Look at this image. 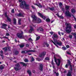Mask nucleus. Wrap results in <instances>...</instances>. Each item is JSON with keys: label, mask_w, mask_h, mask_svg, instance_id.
Instances as JSON below:
<instances>
[{"label": "nucleus", "mask_w": 76, "mask_h": 76, "mask_svg": "<svg viewBox=\"0 0 76 76\" xmlns=\"http://www.w3.org/2000/svg\"><path fill=\"white\" fill-rule=\"evenodd\" d=\"M2 49L3 50H4V52H6V51H7V48L6 47L3 48Z\"/></svg>", "instance_id": "473e14b6"}, {"label": "nucleus", "mask_w": 76, "mask_h": 76, "mask_svg": "<svg viewBox=\"0 0 76 76\" xmlns=\"http://www.w3.org/2000/svg\"><path fill=\"white\" fill-rule=\"evenodd\" d=\"M7 24L4 23H3L2 24V28H3V29H6V26H7Z\"/></svg>", "instance_id": "2eb2a0df"}, {"label": "nucleus", "mask_w": 76, "mask_h": 76, "mask_svg": "<svg viewBox=\"0 0 76 76\" xmlns=\"http://www.w3.org/2000/svg\"><path fill=\"white\" fill-rule=\"evenodd\" d=\"M29 53V50H24L23 51L21 52V53L22 54H24V53Z\"/></svg>", "instance_id": "a211bd4d"}, {"label": "nucleus", "mask_w": 76, "mask_h": 76, "mask_svg": "<svg viewBox=\"0 0 76 76\" xmlns=\"http://www.w3.org/2000/svg\"><path fill=\"white\" fill-rule=\"evenodd\" d=\"M68 66H69V65H68V64H67L65 66V67L67 68Z\"/></svg>", "instance_id": "338daca9"}, {"label": "nucleus", "mask_w": 76, "mask_h": 76, "mask_svg": "<svg viewBox=\"0 0 76 76\" xmlns=\"http://www.w3.org/2000/svg\"><path fill=\"white\" fill-rule=\"evenodd\" d=\"M24 61H25V62H28L29 61H28V59H24Z\"/></svg>", "instance_id": "a18cd8bd"}, {"label": "nucleus", "mask_w": 76, "mask_h": 76, "mask_svg": "<svg viewBox=\"0 0 76 76\" xmlns=\"http://www.w3.org/2000/svg\"><path fill=\"white\" fill-rule=\"evenodd\" d=\"M56 43L58 45H59L60 46L61 45H62V42H56Z\"/></svg>", "instance_id": "b1692460"}, {"label": "nucleus", "mask_w": 76, "mask_h": 76, "mask_svg": "<svg viewBox=\"0 0 76 76\" xmlns=\"http://www.w3.org/2000/svg\"><path fill=\"white\" fill-rule=\"evenodd\" d=\"M41 20L39 18L37 19V20L36 22V23H41Z\"/></svg>", "instance_id": "ddd939ff"}, {"label": "nucleus", "mask_w": 76, "mask_h": 76, "mask_svg": "<svg viewBox=\"0 0 76 76\" xmlns=\"http://www.w3.org/2000/svg\"><path fill=\"white\" fill-rule=\"evenodd\" d=\"M52 38H53L54 41L55 42H56V40L54 39V37H52Z\"/></svg>", "instance_id": "8fccbe9b"}, {"label": "nucleus", "mask_w": 76, "mask_h": 76, "mask_svg": "<svg viewBox=\"0 0 76 76\" xmlns=\"http://www.w3.org/2000/svg\"><path fill=\"white\" fill-rule=\"evenodd\" d=\"M51 41L54 44V45H55L58 48V46L56 44L55 42H53V40H51Z\"/></svg>", "instance_id": "c85d7f7f"}, {"label": "nucleus", "mask_w": 76, "mask_h": 76, "mask_svg": "<svg viewBox=\"0 0 76 76\" xmlns=\"http://www.w3.org/2000/svg\"><path fill=\"white\" fill-rule=\"evenodd\" d=\"M54 59L55 62H56V64H57L58 66H59L60 65V63H61L60 60V59H57V58H56L55 56H54Z\"/></svg>", "instance_id": "20e7f679"}, {"label": "nucleus", "mask_w": 76, "mask_h": 76, "mask_svg": "<svg viewBox=\"0 0 76 76\" xmlns=\"http://www.w3.org/2000/svg\"><path fill=\"white\" fill-rule=\"evenodd\" d=\"M70 67H71V69H70L72 71V70H73V68H72V66L70 65Z\"/></svg>", "instance_id": "bf43d9fd"}, {"label": "nucleus", "mask_w": 76, "mask_h": 76, "mask_svg": "<svg viewBox=\"0 0 76 76\" xmlns=\"http://www.w3.org/2000/svg\"><path fill=\"white\" fill-rule=\"evenodd\" d=\"M46 21L48 22H50V20L49 18L46 19Z\"/></svg>", "instance_id": "a19ab883"}, {"label": "nucleus", "mask_w": 76, "mask_h": 76, "mask_svg": "<svg viewBox=\"0 0 76 76\" xmlns=\"http://www.w3.org/2000/svg\"><path fill=\"white\" fill-rule=\"evenodd\" d=\"M20 64H22V65H23V66H26V64H26L22 62H20Z\"/></svg>", "instance_id": "aec40b11"}, {"label": "nucleus", "mask_w": 76, "mask_h": 76, "mask_svg": "<svg viewBox=\"0 0 76 76\" xmlns=\"http://www.w3.org/2000/svg\"><path fill=\"white\" fill-rule=\"evenodd\" d=\"M19 54V51H16L15 52V55H17V54Z\"/></svg>", "instance_id": "79ce46f5"}, {"label": "nucleus", "mask_w": 76, "mask_h": 76, "mask_svg": "<svg viewBox=\"0 0 76 76\" xmlns=\"http://www.w3.org/2000/svg\"><path fill=\"white\" fill-rule=\"evenodd\" d=\"M36 60H37V61H41V60H42L40 58H36Z\"/></svg>", "instance_id": "ea45409f"}, {"label": "nucleus", "mask_w": 76, "mask_h": 76, "mask_svg": "<svg viewBox=\"0 0 76 76\" xmlns=\"http://www.w3.org/2000/svg\"><path fill=\"white\" fill-rule=\"evenodd\" d=\"M4 67L3 65H0V69L1 70H3V69H4Z\"/></svg>", "instance_id": "a878e982"}, {"label": "nucleus", "mask_w": 76, "mask_h": 76, "mask_svg": "<svg viewBox=\"0 0 76 76\" xmlns=\"http://www.w3.org/2000/svg\"><path fill=\"white\" fill-rule=\"evenodd\" d=\"M51 63L53 65H54V61H53V60H52Z\"/></svg>", "instance_id": "c03bdc74"}, {"label": "nucleus", "mask_w": 76, "mask_h": 76, "mask_svg": "<svg viewBox=\"0 0 76 76\" xmlns=\"http://www.w3.org/2000/svg\"><path fill=\"white\" fill-rule=\"evenodd\" d=\"M6 35L7 36H9L10 35V34H9L8 33H7L6 34Z\"/></svg>", "instance_id": "052dcab7"}, {"label": "nucleus", "mask_w": 76, "mask_h": 76, "mask_svg": "<svg viewBox=\"0 0 76 76\" xmlns=\"http://www.w3.org/2000/svg\"><path fill=\"white\" fill-rule=\"evenodd\" d=\"M13 23L14 25H16V19H15V18H14L13 19Z\"/></svg>", "instance_id": "5701e85b"}, {"label": "nucleus", "mask_w": 76, "mask_h": 76, "mask_svg": "<svg viewBox=\"0 0 76 76\" xmlns=\"http://www.w3.org/2000/svg\"><path fill=\"white\" fill-rule=\"evenodd\" d=\"M47 43H45V42H44L43 45V46L44 47L45 46V45H46Z\"/></svg>", "instance_id": "0e129e2a"}, {"label": "nucleus", "mask_w": 76, "mask_h": 76, "mask_svg": "<svg viewBox=\"0 0 76 76\" xmlns=\"http://www.w3.org/2000/svg\"><path fill=\"white\" fill-rule=\"evenodd\" d=\"M5 16L6 17H7V20L8 21H9V22H11V19H10V18L9 17H8V16H7V13H5Z\"/></svg>", "instance_id": "6e6552de"}, {"label": "nucleus", "mask_w": 76, "mask_h": 76, "mask_svg": "<svg viewBox=\"0 0 76 76\" xmlns=\"http://www.w3.org/2000/svg\"><path fill=\"white\" fill-rule=\"evenodd\" d=\"M62 48L63 50H67V48L66 47H63Z\"/></svg>", "instance_id": "37998d69"}, {"label": "nucleus", "mask_w": 76, "mask_h": 76, "mask_svg": "<svg viewBox=\"0 0 76 76\" xmlns=\"http://www.w3.org/2000/svg\"><path fill=\"white\" fill-rule=\"evenodd\" d=\"M34 31V28L32 27V26H30V29L29 30V32L30 33H31L32 32H33Z\"/></svg>", "instance_id": "9d476101"}, {"label": "nucleus", "mask_w": 76, "mask_h": 76, "mask_svg": "<svg viewBox=\"0 0 76 76\" xmlns=\"http://www.w3.org/2000/svg\"><path fill=\"white\" fill-rule=\"evenodd\" d=\"M71 12L72 13H75V10L74 9H72L71 10Z\"/></svg>", "instance_id": "72a5a7b5"}, {"label": "nucleus", "mask_w": 76, "mask_h": 76, "mask_svg": "<svg viewBox=\"0 0 76 76\" xmlns=\"http://www.w3.org/2000/svg\"><path fill=\"white\" fill-rule=\"evenodd\" d=\"M54 73L55 74H56V76H58V75H59V74L58 73V72H56V71L54 72Z\"/></svg>", "instance_id": "7c9ffc66"}, {"label": "nucleus", "mask_w": 76, "mask_h": 76, "mask_svg": "<svg viewBox=\"0 0 76 76\" xmlns=\"http://www.w3.org/2000/svg\"><path fill=\"white\" fill-rule=\"evenodd\" d=\"M34 60H35L34 59V58L33 57H32L31 58V61H34Z\"/></svg>", "instance_id": "6e6d98bb"}, {"label": "nucleus", "mask_w": 76, "mask_h": 76, "mask_svg": "<svg viewBox=\"0 0 76 76\" xmlns=\"http://www.w3.org/2000/svg\"><path fill=\"white\" fill-rule=\"evenodd\" d=\"M20 6L22 9H25L29 10V5L26 3L25 1H23L20 4Z\"/></svg>", "instance_id": "f257e3e1"}, {"label": "nucleus", "mask_w": 76, "mask_h": 76, "mask_svg": "<svg viewBox=\"0 0 76 76\" xmlns=\"http://www.w3.org/2000/svg\"><path fill=\"white\" fill-rule=\"evenodd\" d=\"M66 54H69V55H71V53H69V52L68 51H66Z\"/></svg>", "instance_id": "4d7b16f0"}, {"label": "nucleus", "mask_w": 76, "mask_h": 76, "mask_svg": "<svg viewBox=\"0 0 76 76\" xmlns=\"http://www.w3.org/2000/svg\"><path fill=\"white\" fill-rule=\"evenodd\" d=\"M26 47H29V45L28 44H26Z\"/></svg>", "instance_id": "3c124183"}, {"label": "nucleus", "mask_w": 76, "mask_h": 76, "mask_svg": "<svg viewBox=\"0 0 76 76\" xmlns=\"http://www.w3.org/2000/svg\"><path fill=\"white\" fill-rule=\"evenodd\" d=\"M65 25L66 26V31L67 33H70L72 31V26L70 23H66Z\"/></svg>", "instance_id": "f03ea898"}, {"label": "nucleus", "mask_w": 76, "mask_h": 76, "mask_svg": "<svg viewBox=\"0 0 76 76\" xmlns=\"http://www.w3.org/2000/svg\"><path fill=\"white\" fill-rule=\"evenodd\" d=\"M39 69L41 71H42L43 70V65L42 64H41L39 65Z\"/></svg>", "instance_id": "9b49d317"}, {"label": "nucleus", "mask_w": 76, "mask_h": 76, "mask_svg": "<svg viewBox=\"0 0 76 76\" xmlns=\"http://www.w3.org/2000/svg\"><path fill=\"white\" fill-rule=\"evenodd\" d=\"M7 49L9 51H10V47H8Z\"/></svg>", "instance_id": "13d9d810"}, {"label": "nucleus", "mask_w": 76, "mask_h": 76, "mask_svg": "<svg viewBox=\"0 0 76 76\" xmlns=\"http://www.w3.org/2000/svg\"><path fill=\"white\" fill-rule=\"evenodd\" d=\"M38 6L39 8H42V6L41 5L40 3L38 4V6Z\"/></svg>", "instance_id": "2f4dec72"}, {"label": "nucleus", "mask_w": 76, "mask_h": 76, "mask_svg": "<svg viewBox=\"0 0 76 76\" xmlns=\"http://www.w3.org/2000/svg\"><path fill=\"white\" fill-rule=\"evenodd\" d=\"M46 53H45V52H44L42 53H41V54H40L39 55V57H40L41 58H43L44 56H45V55Z\"/></svg>", "instance_id": "39448f33"}, {"label": "nucleus", "mask_w": 76, "mask_h": 76, "mask_svg": "<svg viewBox=\"0 0 76 76\" xmlns=\"http://www.w3.org/2000/svg\"><path fill=\"white\" fill-rule=\"evenodd\" d=\"M40 38V36H38L36 38V41H38V40H39Z\"/></svg>", "instance_id": "4c0bfd02"}, {"label": "nucleus", "mask_w": 76, "mask_h": 76, "mask_svg": "<svg viewBox=\"0 0 76 76\" xmlns=\"http://www.w3.org/2000/svg\"><path fill=\"white\" fill-rule=\"evenodd\" d=\"M63 5V4L61 3H60L59 4V6H60V7L61 8V6Z\"/></svg>", "instance_id": "58836bf2"}, {"label": "nucleus", "mask_w": 76, "mask_h": 76, "mask_svg": "<svg viewBox=\"0 0 76 76\" xmlns=\"http://www.w3.org/2000/svg\"><path fill=\"white\" fill-rule=\"evenodd\" d=\"M59 16V18H61V19H63V17L62 16Z\"/></svg>", "instance_id": "09e8293b"}, {"label": "nucleus", "mask_w": 76, "mask_h": 76, "mask_svg": "<svg viewBox=\"0 0 76 76\" xmlns=\"http://www.w3.org/2000/svg\"><path fill=\"white\" fill-rule=\"evenodd\" d=\"M16 35L20 39H23L24 38V36H23V32L22 31H21L19 33H18Z\"/></svg>", "instance_id": "7ed1b4c3"}, {"label": "nucleus", "mask_w": 76, "mask_h": 76, "mask_svg": "<svg viewBox=\"0 0 76 76\" xmlns=\"http://www.w3.org/2000/svg\"><path fill=\"white\" fill-rule=\"evenodd\" d=\"M17 16H18V17H22L23 18L24 17V15L23 14L20 13L19 14H16Z\"/></svg>", "instance_id": "1a4fd4ad"}, {"label": "nucleus", "mask_w": 76, "mask_h": 76, "mask_svg": "<svg viewBox=\"0 0 76 76\" xmlns=\"http://www.w3.org/2000/svg\"><path fill=\"white\" fill-rule=\"evenodd\" d=\"M20 22H21V19H20L18 20V23L19 25H21V23H20Z\"/></svg>", "instance_id": "e433bc0d"}, {"label": "nucleus", "mask_w": 76, "mask_h": 76, "mask_svg": "<svg viewBox=\"0 0 76 76\" xmlns=\"http://www.w3.org/2000/svg\"><path fill=\"white\" fill-rule=\"evenodd\" d=\"M19 46L20 48H23L25 46V45L24 44H21L19 45Z\"/></svg>", "instance_id": "f704fd0d"}, {"label": "nucleus", "mask_w": 76, "mask_h": 76, "mask_svg": "<svg viewBox=\"0 0 76 76\" xmlns=\"http://www.w3.org/2000/svg\"><path fill=\"white\" fill-rule=\"evenodd\" d=\"M68 61V63L69 64V66H72L71 65V62H70V61L69 60H67Z\"/></svg>", "instance_id": "cd10ccee"}, {"label": "nucleus", "mask_w": 76, "mask_h": 76, "mask_svg": "<svg viewBox=\"0 0 76 76\" xmlns=\"http://www.w3.org/2000/svg\"><path fill=\"white\" fill-rule=\"evenodd\" d=\"M71 34L74 36V38L76 40V33H72Z\"/></svg>", "instance_id": "dca6fc26"}, {"label": "nucleus", "mask_w": 76, "mask_h": 76, "mask_svg": "<svg viewBox=\"0 0 76 76\" xmlns=\"http://www.w3.org/2000/svg\"><path fill=\"white\" fill-rule=\"evenodd\" d=\"M14 69L15 70H16V71H18L19 70H21V67H14Z\"/></svg>", "instance_id": "f8f14e48"}, {"label": "nucleus", "mask_w": 76, "mask_h": 76, "mask_svg": "<svg viewBox=\"0 0 76 76\" xmlns=\"http://www.w3.org/2000/svg\"><path fill=\"white\" fill-rule=\"evenodd\" d=\"M72 16H73V17L74 18L75 20V21H76V18H75V17L74 16V15H72Z\"/></svg>", "instance_id": "680f3d73"}, {"label": "nucleus", "mask_w": 76, "mask_h": 76, "mask_svg": "<svg viewBox=\"0 0 76 76\" xmlns=\"http://www.w3.org/2000/svg\"><path fill=\"white\" fill-rule=\"evenodd\" d=\"M37 31H40V32H43L44 31V29L43 28H40L38 29H37Z\"/></svg>", "instance_id": "4468645a"}, {"label": "nucleus", "mask_w": 76, "mask_h": 76, "mask_svg": "<svg viewBox=\"0 0 76 76\" xmlns=\"http://www.w3.org/2000/svg\"><path fill=\"white\" fill-rule=\"evenodd\" d=\"M19 63H17L15 65V66L16 67H20V65L19 64Z\"/></svg>", "instance_id": "412c9836"}, {"label": "nucleus", "mask_w": 76, "mask_h": 76, "mask_svg": "<svg viewBox=\"0 0 76 76\" xmlns=\"http://www.w3.org/2000/svg\"><path fill=\"white\" fill-rule=\"evenodd\" d=\"M30 52H33L34 53L35 52H36V51L31 50H28V53H29Z\"/></svg>", "instance_id": "c9c22d12"}, {"label": "nucleus", "mask_w": 76, "mask_h": 76, "mask_svg": "<svg viewBox=\"0 0 76 76\" xmlns=\"http://www.w3.org/2000/svg\"><path fill=\"white\" fill-rule=\"evenodd\" d=\"M31 18H33V22H36L37 20V18L36 16L34 15H33L31 16Z\"/></svg>", "instance_id": "423d86ee"}, {"label": "nucleus", "mask_w": 76, "mask_h": 76, "mask_svg": "<svg viewBox=\"0 0 76 76\" xmlns=\"http://www.w3.org/2000/svg\"><path fill=\"white\" fill-rule=\"evenodd\" d=\"M45 60H50V59L48 57H47L45 58Z\"/></svg>", "instance_id": "603ef678"}, {"label": "nucleus", "mask_w": 76, "mask_h": 76, "mask_svg": "<svg viewBox=\"0 0 76 76\" xmlns=\"http://www.w3.org/2000/svg\"><path fill=\"white\" fill-rule=\"evenodd\" d=\"M32 72L34 73H35V70H33Z\"/></svg>", "instance_id": "774afa93"}, {"label": "nucleus", "mask_w": 76, "mask_h": 76, "mask_svg": "<svg viewBox=\"0 0 76 76\" xmlns=\"http://www.w3.org/2000/svg\"><path fill=\"white\" fill-rule=\"evenodd\" d=\"M28 40L29 41H32V39H31V38H30L28 39Z\"/></svg>", "instance_id": "e2e57ef3"}, {"label": "nucleus", "mask_w": 76, "mask_h": 76, "mask_svg": "<svg viewBox=\"0 0 76 76\" xmlns=\"http://www.w3.org/2000/svg\"><path fill=\"white\" fill-rule=\"evenodd\" d=\"M53 37L54 38H58V35L57 34H54L53 35V37Z\"/></svg>", "instance_id": "f3484780"}, {"label": "nucleus", "mask_w": 76, "mask_h": 76, "mask_svg": "<svg viewBox=\"0 0 76 76\" xmlns=\"http://www.w3.org/2000/svg\"><path fill=\"white\" fill-rule=\"evenodd\" d=\"M54 7L49 8L50 10L51 11H54Z\"/></svg>", "instance_id": "bb28decb"}, {"label": "nucleus", "mask_w": 76, "mask_h": 76, "mask_svg": "<svg viewBox=\"0 0 76 76\" xmlns=\"http://www.w3.org/2000/svg\"><path fill=\"white\" fill-rule=\"evenodd\" d=\"M67 76H72V74H71V72L69 70L68 72V74L67 75Z\"/></svg>", "instance_id": "6ab92c4d"}, {"label": "nucleus", "mask_w": 76, "mask_h": 76, "mask_svg": "<svg viewBox=\"0 0 76 76\" xmlns=\"http://www.w3.org/2000/svg\"><path fill=\"white\" fill-rule=\"evenodd\" d=\"M69 7H69V6H65V8L66 10H69Z\"/></svg>", "instance_id": "c756f323"}, {"label": "nucleus", "mask_w": 76, "mask_h": 76, "mask_svg": "<svg viewBox=\"0 0 76 76\" xmlns=\"http://www.w3.org/2000/svg\"><path fill=\"white\" fill-rule=\"evenodd\" d=\"M27 72L29 75V76H31V72L30 70H28L27 71Z\"/></svg>", "instance_id": "393cba45"}, {"label": "nucleus", "mask_w": 76, "mask_h": 76, "mask_svg": "<svg viewBox=\"0 0 76 76\" xmlns=\"http://www.w3.org/2000/svg\"><path fill=\"white\" fill-rule=\"evenodd\" d=\"M65 14L66 16H69V17H71V15L69 11H66L65 12Z\"/></svg>", "instance_id": "0eeeda50"}, {"label": "nucleus", "mask_w": 76, "mask_h": 76, "mask_svg": "<svg viewBox=\"0 0 76 76\" xmlns=\"http://www.w3.org/2000/svg\"><path fill=\"white\" fill-rule=\"evenodd\" d=\"M69 38H71V39H72V38H73V37L72 36V35H69Z\"/></svg>", "instance_id": "864d4df0"}, {"label": "nucleus", "mask_w": 76, "mask_h": 76, "mask_svg": "<svg viewBox=\"0 0 76 76\" xmlns=\"http://www.w3.org/2000/svg\"><path fill=\"white\" fill-rule=\"evenodd\" d=\"M12 13H14L15 12V11L14 10V9H13L11 11Z\"/></svg>", "instance_id": "de8ad7c7"}, {"label": "nucleus", "mask_w": 76, "mask_h": 76, "mask_svg": "<svg viewBox=\"0 0 76 76\" xmlns=\"http://www.w3.org/2000/svg\"><path fill=\"white\" fill-rule=\"evenodd\" d=\"M38 15L40 17H42L43 16V14H41V13H40V12H38Z\"/></svg>", "instance_id": "4be33fe9"}, {"label": "nucleus", "mask_w": 76, "mask_h": 76, "mask_svg": "<svg viewBox=\"0 0 76 76\" xmlns=\"http://www.w3.org/2000/svg\"><path fill=\"white\" fill-rule=\"evenodd\" d=\"M0 56L2 57V59H3V58H4V56H3V55H1Z\"/></svg>", "instance_id": "69168bd1"}, {"label": "nucleus", "mask_w": 76, "mask_h": 76, "mask_svg": "<svg viewBox=\"0 0 76 76\" xmlns=\"http://www.w3.org/2000/svg\"><path fill=\"white\" fill-rule=\"evenodd\" d=\"M41 18H42L43 19H45L46 18V17H45L44 16V15H43V16Z\"/></svg>", "instance_id": "49530a36"}, {"label": "nucleus", "mask_w": 76, "mask_h": 76, "mask_svg": "<svg viewBox=\"0 0 76 76\" xmlns=\"http://www.w3.org/2000/svg\"><path fill=\"white\" fill-rule=\"evenodd\" d=\"M31 7H32V8H33V9H36V8L33 5H32L31 6Z\"/></svg>", "instance_id": "5fc2aeb1"}]
</instances>
